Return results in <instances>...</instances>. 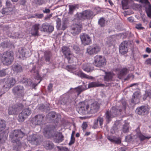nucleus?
<instances>
[{
  "instance_id": "e2e57ef3",
  "label": "nucleus",
  "mask_w": 151,
  "mask_h": 151,
  "mask_svg": "<svg viewBox=\"0 0 151 151\" xmlns=\"http://www.w3.org/2000/svg\"><path fill=\"white\" fill-rule=\"evenodd\" d=\"M140 2L142 3L147 4L149 3L147 0H140Z\"/></svg>"
},
{
  "instance_id": "f8f14e48",
  "label": "nucleus",
  "mask_w": 151,
  "mask_h": 151,
  "mask_svg": "<svg viewBox=\"0 0 151 151\" xmlns=\"http://www.w3.org/2000/svg\"><path fill=\"white\" fill-rule=\"evenodd\" d=\"M81 25L79 23H74L71 26L70 31L73 35L78 34L81 31Z\"/></svg>"
},
{
  "instance_id": "864d4df0",
  "label": "nucleus",
  "mask_w": 151,
  "mask_h": 151,
  "mask_svg": "<svg viewBox=\"0 0 151 151\" xmlns=\"http://www.w3.org/2000/svg\"><path fill=\"white\" fill-rule=\"evenodd\" d=\"M135 27L138 29H144L143 27L142 26V24L140 23L136 24Z\"/></svg>"
},
{
  "instance_id": "0eeeda50",
  "label": "nucleus",
  "mask_w": 151,
  "mask_h": 151,
  "mask_svg": "<svg viewBox=\"0 0 151 151\" xmlns=\"http://www.w3.org/2000/svg\"><path fill=\"white\" fill-rule=\"evenodd\" d=\"M101 50V48L99 45L93 44L87 47L85 53L88 55H93L99 52Z\"/></svg>"
},
{
  "instance_id": "13d9d810",
  "label": "nucleus",
  "mask_w": 151,
  "mask_h": 151,
  "mask_svg": "<svg viewBox=\"0 0 151 151\" xmlns=\"http://www.w3.org/2000/svg\"><path fill=\"white\" fill-rule=\"evenodd\" d=\"M6 74V70H3L0 71V76H3Z\"/></svg>"
},
{
  "instance_id": "a19ab883",
  "label": "nucleus",
  "mask_w": 151,
  "mask_h": 151,
  "mask_svg": "<svg viewBox=\"0 0 151 151\" xmlns=\"http://www.w3.org/2000/svg\"><path fill=\"white\" fill-rule=\"evenodd\" d=\"M145 10L147 16L151 18V5H149L146 8Z\"/></svg>"
},
{
  "instance_id": "6e6d98bb",
  "label": "nucleus",
  "mask_w": 151,
  "mask_h": 151,
  "mask_svg": "<svg viewBox=\"0 0 151 151\" xmlns=\"http://www.w3.org/2000/svg\"><path fill=\"white\" fill-rule=\"evenodd\" d=\"M75 138L74 136H73L72 135H71L70 140L69 143V145H70L74 143L75 141Z\"/></svg>"
},
{
  "instance_id": "a18cd8bd",
  "label": "nucleus",
  "mask_w": 151,
  "mask_h": 151,
  "mask_svg": "<svg viewBox=\"0 0 151 151\" xmlns=\"http://www.w3.org/2000/svg\"><path fill=\"white\" fill-rule=\"evenodd\" d=\"M6 139V137L3 136V134H0V144L4 143Z\"/></svg>"
},
{
  "instance_id": "473e14b6",
  "label": "nucleus",
  "mask_w": 151,
  "mask_h": 151,
  "mask_svg": "<svg viewBox=\"0 0 151 151\" xmlns=\"http://www.w3.org/2000/svg\"><path fill=\"white\" fill-rule=\"evenodd\" d=\"M104 85L102 84L99 82H92L89 83L88 85V88L97 87L99 86H103Z\"/></svg>"
},
{
  "instance_id": "ea45409f",
  "label": "nucleus",
  "mask_w": 151,
  "mask_h": 151,
  "mask_svg": "<svg viewBox=\"0 0 151 151\" xmlns=\"http://www.w3.org/2000/svg\"><path fill=\"white\" fill-rule=\"evenodd\" d=\"M6 124L5 122L2 120H0V132L2 131L5 128Z\"/></svg>"
},
{
  "instance_id": "393cba45",
  "label": "nucleus",
  "mask_w": 151,
  "mask_h": 151,
  "mask_svg": "<svg viewBox=\"0 0 151 151\" xmlns=\"http://www.w3.org/2000/svg\"><path fill=\"white\" fill-rule=\"evenodd\" d=\"M63 140V136L61 133L57 132L54 137V141L56 143L61 142Z\"/></svg>"
},
{
  "instance_id": "b1692460",
  "label": "nucleus",
  "mask_w": 151,
  "mask_h": 151,
  "mask_svg": "<svg viewBox=\"0 0 151 151\" xmlns=\"http://www.w3.org/2000/svg\"><path fill=\"white\" fill-rule=\"evenodd\" d=\"M140 93L138 92H136L133 94L132 102L134 104H136L139 102Z\"/></svg>"
},
{
  "instance_id": "4c0bfd02",
  "label": "nucleus",
  "mask_w": 151,
  "mask_h": 151,
  "mask_svg": "<svg viewBox=\"0 0 151 151\" xmlns=\"http://www.w3.org/2000/svg\"><path fill=\"white\" fill-rule=\"evenodd\" d=\"M43 133L46 137H50V134L51 133V131L48 127H47L44 129Z\"/></svg>"
},
{
  "instance_id": "4d7b16f0",
  "label": "nucleus",
  "mask_w": 151,
  "mask_h": 151,
  "mask_svg": "<svg viewBox=\"0 0 151 151\" xmlns=\"http://www.w3.org/2000/svg\"><path fill=\"white\" fill-rule=\"evenodd\" d=\"M145 63L147 65H151V58L147 59L145 61Z\"/></svg>"
},
{
  "instance_id": "774afa93",
  "label": "nucleus",
  "mask_w": 151,
  "mask_h": 151,
  "mask_svg": "<svg viewBox=\"0 0 151 151\" xmlns=\"http://www.w3.org/2000/svg\"><path fill=\"white\" fill-rule=\"evenodd\" d=\"M146 51L149 53H150L151 52V49L149 47H147L146 49Z\"/></svg>"
},
{
  "instance_id": "de8ad7c7",
  "label": "nucleus",
  "mask_w": 151,
  "mask_h": 151,
  "mask_svg": "<svg viewBox=\"0 0 151 151\" xmlns=\"http://www.w3.org/2000/svg\"><path fill=\"white\" fill-rule=\"evenodd\" d=\"M147 97H149L150 98H151V92H146L143 99L145 100Z\"/></svg>"
},
{
  "instance_id": "2eb2a0df",
  "label": "nucleus",
  "mask_w": 151,
  "mask_h": 151,
  "mask_svg": "<svg viewBox=\"0 0 151 151\" xmlns=\"http://www.w3.org/2000/svg\"><path fill=\"white\" fill-rule=\"evenodd\" d=\"M149 108L147 106H142L137 108L136 110V112L140 115H144L148 113Z\"/></svg>"
},
{
  "instance_id": "052dcab7",
  "label": "nucleus",
  "mask_w": 151,
  "mask_h": 151,
  "mask_svg": "<svg viewBox=\"0 0 151 151\" xmlns=\"http://www.w3.org/2000/svg\"><path fill=\"white\" fill-rule=\"evenodd\" d=\"M132 138V137L130 135L127 136L126 137H125L126 140L127 141H129Z\"/></svg>"
},
{
  "instance_id": "a211bd4d",
  "label": "nucleus",
  "mask_w": 151,
  "mask_h": 151,
  "mask_svg": "<svg viewBox=\"0 0 151 151\" xmlns=\"http://www.w3.org/2000/svg\"><path fill=\"white\" fill-rule=\"evenodd\" d=\"M6 4L7 7L4 8L2 9V12H0V14H9L10 12L13 10V7L14 6L11 4L9 1H7Z\"/></svg>"
},
{
  "instance_id": "3c124183",
  "label": "nucleus",
  "mask_w": 151,
  "mask_h": 151,
  "mask_svg": "<svg viewBox=\"0 0 151 151\" xmlns=\"http://www.w3.org/2000/svg\"><path fill=\"white\" fill-rule=\"evenodd\" d=\"M43 14H35L32 17H33L35 18H41L43 17Z\"/></svg>"
},
{
  "instance_id": "a878e982",
  "label": "nucleus",
  "mask_w": 151,
  "mask_h": 151,
  "mask_svg": "<svg viewBox=\"0 0 151 151\" xmlns=\"http://www.w3.org/2000/svg\"><path fill=\"white\" fill-rule=\"evenodd\" d=\"M107 138L111 142L114 143L120 144L121 143V141L119 137L115 136H109Z\"/></svg>"
},
{
  "instance_id": "6e6552de",
  "label": "nucleus",
  "mask_w": 151,
  "mask_h": 151,
  "mask_svg": "<svg viewBox=\"0 0 151 151\" xmlns=\"http://www.w3.org/2000/svg\"><path fill=\"white\" fill-rule=\"evenodd\" d=\"M106 59L104 57L101 55H97L94 58L93 64L97 67H101L106 65Z\"/></svg>"
},
{
  "instance_id": "37998d69",
  "label": "nucleus",
  "mask_w": 151,
  "mask_h": 151,
  "mask_svg": "<svg viewBox=\"0 0 151 151\" xmlns=\"http://www.w3.org/2000/svg\"><path fill=\"white\" fill-rule=\"evenodd\" d=\"M46 1V0H35L33 3L39 5H41L45 3Z\"/></svg>"
},
{
  "instance_id": "f03ea898",
  "label": "nucleus",
  "mask_w": 151,
  "mask_h": 151,
  "mask_svg": "<svg viewBox=\"0 0 151 151\" xmlns=\"http://www.w3.org/2000/svg\"><path fill=\"white\" fill-rule=\"evenodd\" d=\"M122 106L118 107V109L115 107H113L109 111L106 112V118L107 121H109L111 120L112 118L116 116L119 113L122 111L125 110L126 107V103L124 100L121 101Z\"/></svg>"
},
{
  "instance_id": "4be33fe9",
  "label": "nucleus",
  "mask_w": 151,
  "mask_h": 151,
  "mask_svg": "<svg viewBox=\"0 0 151 151\" xmlns=\"http://www.w3.org/2000/svg\"><path fill=\"white\" fill-rule=\"evenodd\" d=\"M56 21L57 23L56 27L58 29L64 30L66 28L67 25L65 22H63L61 25V20L59 19L58 18Z\"/></svg>"
},
{
  "instance_id": "09e8293b",
  "label": "nucleus",
  "mask_w": 151,
  "mask_h": 151,
  "mask_svg": "<svg viewBox=\"0 0 151 151\" xmlns=\"http://www.w3.org/2000/svg\"><path fill=\"white\" fill-rule=\"evenodd\" d=\"M57 147L59 149L58 151H69L68 148L65 147L58 146Z\"/></svg>"
},
{
  "instance_id": "680f3d73",
  "label": "nucleus",
  "mask_w": 151,
  "mask_h": 151,
  "mask_svg": "<svg viewBox=\"0 0 151 151\" xmlns=\"http://www.w3.org/2000/svg\"><path fill=\"white\" fill-rule=\"evenodd\" d=\"M52 84H50L48 86V89L49 91H51L52 90Z\"/></svg>"
},
{
  "instance_id": "6ab92c4d",
  "label": "nucleus",
  "mask_w": 151,
  "mask_h": 151,
  "mask_svg": "<svg viewBox=\"0 0 151 151\" xmlns=\"http://www.w3.org/2000/svg\"><path fill=\"white\" fill-rule=\"evenodd\" d=\"M36 66H34L33 67L32 70H31V72L32 73H34L33 75L35 76V78L37 80H40L41 78L39 75V73L38 71L39 68L40 67L38 64H37Z\"/></svg>"
},
{
  "instance_id": "9d476101",
  "label": "nucleus",
  "mask_w": 151,
  "mask_h": 151,
  "mask_svg": "<svg viewBox=\"0 0 151 151\" xmlns=\"http://www.w3.org/2000/svg\"><path fill=\"white\" fill-rule=\"evenodd\" d=\"M31 113V111L29 108H26L23 110L19 115L18 120L20 122H23Z\"/></svg>"
},
{
  "instance_id": "412c9836",
  "label": "nucleus",
  "mask_w": 151,
  "mask_h": 151,
  "mask_svg": "<svg viewBox=\"0 0 151 151\" xmlns=\"http://www.w3.org/2000/svg\"><path fill=\"white\" fill-rule=\"evenodd\" d=\"M40 26V24H36L33 25L30 31V33L32 35H37Z\"/></svg>"
},
{
  "instance_id": "603ef678",
  "label": "nucleus",
  "mask_w": 151,
  "mask_h": 151,
  "mask_svg": "<svg viewBox=\"0 0 151 151\" xmlns=\"http://www.w3.org/2000/svg\"><path fill=\"white\" fill-rule=\"evenodd\" d=\"M122 5L123 9H127V3L125 1H122Z\"/></svg>"
},
{
  "instance_id": "7ed1b4c3",
  "label": "nucleus",
  "mask_w": 151,
  "mask_h": 151,
  "mask_svg": "<svg viewBox=\"0 0 151 151\" xmlns=\"http://www.w3.org/2000/svg\"><path fill=\"white\" fill-rule=\"evenodd\" d=\"M66 68L68 71L81 78H85L88 79H93V77L86 75L81 70H78V68L75 65L67 66Z\"/></svg>"
},
{
  "instance_id": "f704fd0d",
  "label": "nucleus",
  "mask_w": 151,
  "mask_h": 151,
  "mask_svg": "<svg viewBox=\"0 0 151 151\" xmlns=\"http://www.w3.org/2000/svg\"><path fill=\"white\" fill-rule=\"evenodd\" d=\"M45 148L48 150L52 149L53 147V143L51 142L50 141H46L44 144Z\"/></svg>"
},
{
  "instance_id": "f257e3e1",
  "label": "nucleus",
  "mask_w": 151,
  "mask_h": 151,
  "mask_svg": "<svg viewBox=\"0 0 151 151\" xmlns=\"http://www.w3.org/2000/svg\"><path fill=\"white\" fill-rule=\"evenodd\" d=\"M78 106V113L82 114L96 112L99 108V104L96 101L91 104L90 106H88L87 102H81L79 103Z\"/></svg>"
},
{
  "instance_id": "c756f323",
  "label": "nucleus",
  "mask_w": 151,
  "mask_h": 151,
  "mask_svg": "<svg viewBox=\"0 0 151 151\" xmlns=\"http://www.w3.org/2000/svg\"><path fill=\"white\" fill-rule=\"evenodd\" d=\"M82 68L84 70L87 72L91 71L93 69V68L90 67V64L89 63H85L82 66Z\"/></svg>"
},
{
  "instance_id": "ddd939ff",
  "label": "nucleus",
  "mask_w": 151,
  "mask_h": 151,
  "mask_svg": "<svg viewBox=\"0 0 151 151\" xmlns=\"http://www.w3.org/2000/svg\"><path fill=\"white\" fill-rule=\"evenodd\" d=\"M13 92L14 95L17 97H22L24 92V88L22 86H17L14 88Z\"/></svg>"
},
{
  "instance_id": "9b49d317",
  "label": "nucleus",
  "mask_w": 151,
  "mask_h": 151,
  "mask_svg": "<svg viewBox=\"0 0 151 151\" xmlns=\"http://www.w3.org/2000/svg\"><path fill=\"white\" fill-rule=\"evenodd\" d=\"M82 44L84 45H87L91 43V37L87 34L82 33L80 35Z\"/></svg>"
},
{
  "instance_id": "bb28decb",
  "label": "nucleus",
  "mask_w": 151,
  "mask_h": 151,
  "mask_svg": "<svg viewBox=\"0 0 151 151\" xmlns=\"http://www.w3.org/2000/svg\"><path fill=\"white\" fill-rule=\"evenodd\" d=\"M25 52L24 49L22 48H19L18 52L17 53V56L19 58L24 59L25 57Z\"/></svg>"
},
{
  "instance_id": "5fc2aeb1",
  "label": "nucleus",
  "mask_w": 151,
  "mask_h": 151,
  "mask_svg": "<svg viewBox=\"0 0 151 151\" xmlns=\"http://www.w3.org/2000/svg\"><path fill=\"white\" fill-rule=\"evenodd\" d=\"M12 37H15V38H22V35L21 34H19L18 32H16L15 33V35L14 36H12Z\"/></svg>"
},
{
  "instance_id": "423d86ee",
  "label": "nucleus",
  "mask_w": 151,
  "mask_h": 151,
  "mask_svg": "<svg viewBox=\"0 0 151 151\" xmlns=\"http://www.w3.org/2000/svg\"><path fill=\"white\" fill-rule=\"evenodd\" d=\"M62 51L65 58L68 60L69 63H73L77 60L76 58L71 53L68 47L63 46L62 48Z\"/></svg>"
},
{
  "instance_id": "c9c22d12",
  "label": "nucleus",
  "mask_w": 151,
  "mask_h": 151,
  "mask_svg": "<svg viewBox=\"0 0 151 151\" xmlns=\"http://www.w3.org/2000/svg\"><path fill=\"white\" fill-rule=\"evenodd\" d=\"M116 39L115 35H113L112 36L109 37L105 39L106 42L108 44H109L110 43L114 40H115Z\"/></svg>"
},
{
  "instance_id": "bf43d9fd",
  "label": "nucleus",
  "mask_w": 151,
  "mask_h": 151,
  "mask_svg": "<svg viewBox=\"0 0 151 151\" xmlns=\"http://www.w3.org/2000/svg\"><path fill=\"white\" fill-rule=\"evenodd\" d=\"M87 127V124L86 122H83L82 125V128L83 131H85Z\"/></svg>"
},
{
  "instance_id": "f3484780",
  "label": "nucleus",
  "mask_w": 151,
  "mask_h": 151,
  "mask_svg": "<svg viewBox=\"0 0 151 151\" xmlns=\"http://www.w3.org/2000/svg\"><path fill=\"white\" fill-rule=\"evenodd\" d=\"M44 116L42 115H39L35 116L34 118L32 119V123L33 124L37 125L40 124L41 123Z\"/></svg>"
},
{
  "instance_id": "e433bc0d",
  "label": "nucleus",
  "mask_w": 151,
  "mask_h": 151,
  "mask_svg": "<svg viewBox=\"0 0 151 151\" xmlns=\"http://www.w3.org/2000/svg\"><path fill=\"white\" fill-rule=\"evenodd\" d=\"M13 70L16 72H19L22 71V66L20 65H14L12 66Z\"/></svg>"
},
{
  "instance_id": "c03bdc74",
  "label": "nucleus",
  "mask_w": 151,
  "mask_h": 151,
  "mask_svg": "<svg viewBox=\"0 0 151 151\" xmlns=\"http://www.w3.org/2000/svg\"><path fill=\"white\" fill-rule=\"evenodd\" d=\"M98 23L101 27H103L105 24V20L104 18H101L99 20Z\"/></svg>"
},
{
  "instance_id": "aec40b11",
  "label": "nucleus",
  "mask_w": 151,
  "mask_h": 151,
  "mask_svg": "<svg viewBox=\"0 0 151 151\" xmlns=\"http://www.w3.org/2000/svg\"><path fill=\"white\" fill-rule=\"evenodd\" d=\"M37 135L36 134H32L30 135L27 137V139L29 142L35 145L38 144V140L37 138Z\"/></svg>"
},
{
  "instance_id": "5701e85b",
  "label": "nucleus",
  "mask_w": 151,
  "mask_h": 151,
  "mask_svg": "<svg viewBox=\"0 0 151 151\" xmlns=\"http://www.w3.org/2000/svg\"><path fill=\"white\" fill-rule=\"evenodd\" d=\"M15 83V80L13 78H10L8 79L6 82V83L4 87L9 89Z\"/></svg>"
},
{
  "instance_id": "7c9ffc66",
  "label": "nucleus",
  "mask_w": 151,
  "mask_h": 151,
  "mask_svg": "<svg viewBox=\"0 0 151 151\" xmlns=\"http://www.w3.org/2000/svg\"><path fill=\"white\" fill-rule=\"evenodd\" d=\"M78 5L77 4L75 5H68L69 7V11L68 14H72L76 8H78Z\"/></svg>"
},
{
  "instance_id": "20e7f679",
  "label": "nucleus",
  "mask_w": 151,
  "mask_h": 151,
  "mask_svg": "<svg viewBox=\"0 0 151 151\" xmlns=\"http://www.w3.org/2000/svg\"><path fill=\"white\" fill-rule=\"evenodd\" d=\"M14 59L13 54L12 51H7L4 52L1 58L4 64L9 65L11 64Z\"/></svg>"
},
{
  "instance_id": "dca6fc26",
  "label": "nucleus",
  "mask_w": 151,
  "mask_h": 151,
  "mask_svg": "<svg viewBox=\"0 0 151 151\" xmlns=\"http://www.w3.org/2000/svg\"><path fill=\"white\" fill-rule=\"evenodd\" d=\"M53 29L52 26L49 25L47 22L42 24L40 27L41 31L44 32H51L53 31Z\"/></svg>"
},
{
  "instance_id": "8fccbe9b",
  "label": "nucleus",
  "mask_w": 151,
  "mask_h": 151,
  "mask_svg": "<svg viewBox=\"0 0 151 151\" xmlns=\"http://www.w3.org/2000/svg\"><path fill=\"white\" fill-rule=\"evenodd\" d=\"M128 71V70L126 68H123L120 72V75H123L126 74Z\"/></svg>"
},
{
  "instance_id": "69168bd1",
  "label": "nucleus",
  "mask_w": 151,
  "mask_h": 151,
  "mask_svg": "<svg viewBox=\"0 0 151 151\" xmlns=\"http://www.w3.org/2000/svg\"><path fill=\"white\" fill-rule=\"evenodd\" d=\"M52 14H51L48 15L45 18V20H47V19H49L52 17Z\"/></svg>"
},
{
  "instance_id": "49530a36",
  "label": "nucleus",
  "mask_w": 151,
  "mask_h": 151,
  "mask_svg": "<svg viewBox=\"0 0 151 151\" xmlns=\"http://www.w3.org/2000/svg\"><path fill=\"white\" fill-rule=\"evenodd\" d=\"M50 54L49 53L46 52L45 54V60L49 62L50 60Z\"/></svg>"
},
{
  "instance_id": "4468645a",
  "label": "nucleus",
  "mask_w": 151,
  "mask_h": 151,
  "mask_svg": "<svg viewBox=\"0 0 151 151\" xmlns=\"http://www.w3.org/2000/svg\"><path fill=\"white\" fill-rule=\"evenodd\" d=\"M128 44L127 41H124L122 42L119 47V52L123 55L127 53L128 51Z\"/></svg>"
},
{
  "instance_id": "39448f33",
  "label": "nucleus",
  "mask_w": 151,
  "mask_h": 151,
  "mask_svg": "<svg viewBox=\"0 0 151 151\" xmlns=\"http://www.w3.org/2000/svg\"><path fill=\"white\" fill-rule=\"evenodd\" d=\"M93 15V12H92L89 10H86L82 13L76 14L75 16V18L73 21L74 22L80 19L91 18Z\"/></svg>"
},
{
  "instance_id": "0e129e2a",
  "label": "nucleus",
  "mask_w": 151,
  "mask_h": 151,
  "mask_svg": "<svg viewBox=\"0 0 151 151\" xmlns=\"http://www.w3.org/2000/svg\"><path fill=\"white\" fill-rule=\"evenodd\" d=\"M128 20L130 22H132L133 21V19L132 17H130L127 18Z\"/></svg>"
},
{
  "instance_id": "2f4dec72",
  "label": "nucleus",
  "mask_w": 151,
  "mask_h": 151,
  "mask_svg": "<svg viewBox=\"0 0 151 151\" xmlns=\"http://www.w3.org/2000/svg\"><path fill=\"white\" fill-rule=\"evenodd\" d=\"M137 136L138 137L141 141L146 139H149L151 138V136H145L142 134L140 132H138L137 133Z\"/></svg>"
},
{
  "instance_id": "1a4fd4ad",
  "label": "nucleus",
  "mask_w": 151,
  "mask_h": 151,
  "mask_svg": "<svg viewBox=\"0 0 151 151\" xmlns=\"http://www.w3.org/2000/svg\"><path fill=\"white\" fill-rule=\"evenodd\" d=\"M24 134L20 130H17L14 131L10 136L13 140L17 143L23 137Z\"/></svg>"
},
{
  "instance_id": "79ce46f5",
  "label": "nucleus",
  "mask_w": 151,
  "mask_h": 151,
  "mask_svg": "<svg viewBox=\"0 0 151 151\" xmlns=\"http://www.w3.org/2000/svg\"><path fill=\"white\" fill-rule=\"evenodd\" d=\"M129 130V124L127 123L125 124L123 127L122 131L124 133L128 132Z\"/></svg>"
},
{
  "instance_id": "c85d7f7f",
  "label": "nucleus",
  "mask_w": 151,
  "mask_h": 151,
  "mask_svg": "<svg viewBox=\"0 0 151 151\" xmlns=\"http://www.w3.org/2000/svg\"><path fill=\"white\" fill-rule=\"evenodd\" d=\"M103 119L102 118L99 117L97 119L94 121L93 127L94 129H96L98 127V123L99 122L100 126H101L103 123Z\"/></svg>"
},
{
  "instance_id": "cd10ccee",
  "label": "nucleus",
  "mask_w": 151,
  "mask_h": 151,
  "mask_svg": "<svg viewBox=\"0 0 151 151\" xmlns=\"http://www.w3.org/2000/svg\"><path fill=\"white\" fill-rule=\"evenodd\" d=\"M19 109L15 108V106L9 107L8 110V113L9 115L16 114L17 113Z\"/></svg>"
},
{
  "instance_id": "72a5a7b5",
  "label": "nucleus",
  "mask_w": 151,
  "mask_h": 151,
  "mask_svg": "<svg viewBox=\"0 0 151 151\" xmlns=\"http://www.w3.org/2000/svg\"><path fill=\"white\" fill-rule=\"evenodd\" d=\"M106 76L104 77L105 81H109L111 80L113 77V75L111 73H106L105 72Z\"/></svg>"
},
{
  "instance_id": "338daca9",
  "label": "nucleus",
  "mask_w": 151,
  "mask_h": 151,
  "mask_svg": "<svg viewBox=\"0 0 151 151\" xmlns=\"http://www.w3.org/2000/svg\"><path fill=\"white\" fill-rule=\"evenodd\" d=\"M50 10L48 9H45V10H43V12L44 13H48L50 12Z\"/></svg>"
},
{
  "instance_id": "58836bf2",
  "label": "nucleus",
  "mask_w": 151,
  "mask_h": 151,
  "mask_svg": "<svg viewBox=\"0 0 151 151\" xmlns=\"http://www.w3.org/2000/svg\"><path fill=\"white\" fill-rule=\"evenodd\" d=\"M75 92H76L77 95H79L83 91V89L81 86H79L73 89Z\"/></svg>"
}]
</instances>
